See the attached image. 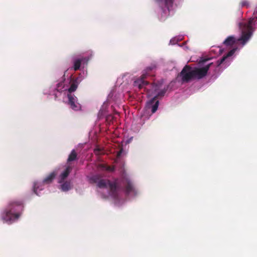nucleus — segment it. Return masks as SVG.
Masks as SVG:
<instances>
[{"label":"nucleus","instance_id":"nucleus-1","mask_svg":"<svg viewBox=\"0 0 257 257\" xmlns=\"http://www.w3.org/2000/svg\"><path fill=\"white\" fill-rule=\"evenodd\" d=\"M210 63L201 68L195 67L192 68L189 65H186L180 73L183 82H189L192 79H201L206 76L207 72L212 65Z\"/></svg>","mask_w":257,"mask_h":257},{"label":"nucleus","instance_id":"nucleus-2","mask_svg":"<svg viewBox=\"0 0 257 257\" xmlns=\"http://www.w3.org/2000/svg\"><path fill=\"white\" fill-rule=\"evenodd\" d=\"M24 209V203L22 200H13L11 201L5 211L4 212L2 219L4 221L11 223L19 218L21 212Z\"/></svg>","mask_w":257,"mask_h":257},{"label":"nucleus","instance_id":"nucleus-3","mask_svg":"<svg viewBox=\"0 0 257 257\" xmlns=\"http://www.w3.org/2000/svg\"><path fill=\"white\" fill-rule=\"evenodd\" d=\"M90 181L91 183L96 184L97 186L100 188H106L109 186L110 195L114 198L117 197V179H115L113 182H111L109 180L102 179L100 175H95L90 178Z\"/></svg>","mask_w":257,"mask_h":257},{"label":"nucleus","instance_id":"nucleus-4","mask_svg":"<svg viewBox=\"0 0 257 257\" xmlns=\"http://www.w3.org/2000/svg\"><path fill=\"white\" fill-rule=\"evenodd\" d=\"M257 24V6H256L253 17L250 18L247 23H239V28L241 29L242 35L237 41L241 42L244 45L250 39L252 34V26Z\"/></svg>","mask_w":257,"mask_h":257},{"label":"nucleus","instance_id":"nucleus-5","mask_svg":"<svg viewBox=\"0 0 257 257\" xmlns=\"http://www.w3.org/2000/svg\"><path fill=\"white\" fill-rule=\"evenodd\" d=\"M156 68L155 64H152L150 66L146 68L141 76L137 79L134 82V86L138 88L139 89L144 88L146 89L145 86L149 84L147 80V77L150 75V72Z\"/></svg>","mask_w":257,"mask_h":257},{"label":"nucleus","instance_id":"nucleus-6","mask_svg":"<svg viewBox=\"0 0 257 257\" xmlns=\"http://www.w3.org/2000/svg\"><path fill=\"white\" fill-rule=\"evenodd\" d=\"M155 2L162 8L163 14L162 17H166L169 15L171 8L173 5V0H154Z\"/></svg>","mask_w":257,"mask_h":257},{"label":"nucleus","instance_id":"nucleus-7","mask_svg":"<svg viewBox=\"0 0 257 257\" xmlns=\"http://www.w3.org/2000/svg\"><path fill=\"white\" fill-rule=\"evenodd\" d=\"M68 104L70 107L74 110H78L80 109V105L77 102V98L74 95L68 94Z\"/></svg>","mask_w":257,"mask_h":257},{"label":"nucleus","instance_id":"nucleus-8","mask_svg":"<svg viewBox=\"0 0 257 257\" xmlns=\"http://www.w3.org/2000/svg\"><path fill=\"white\" fill-rule=\"evenodd\" d=\"M80 81L81 80L79 77H73L72 75L70 76V86L68 90L69 94H71L72 92H74L77 89Z\"/></svg>","mask_w":257,"mask_h":257},{"label":"nucleus","instance_id":"nucleus-9","mask_svg":"<svg viewBox=\"0 0 257 257\" xmlns=\"http://www.w3.org/2000/svg\"><path fill=\"white\" fill-rule=\"evenodd\" d=\"M88 59L86 57H81L80 58L75 59L73 61V66L72 67L74 71L78 70L82 62H87Z\"/></svg>","mask_w":257,"mask_h":257},{"label":"nucleus","instance_id":"nucleus-10","mask_svg":"<svg viewBox=\"0 0 257 257\" xmlns=\"http://www.w3.org/2000/svg\"><path fill=\"white\" fill-rule=\"evenodd\" d=\"M123 184L125 185V191L127 194L135 192L133 185L131 181L128 179H126L123 181Z\"/></svg>","mask_w":257,"mask_h":257},{"label":"nucleus","instance_id":"nucleus-11","mask_svg":"<svg viewBox=\"0 0 257 257\" xmlns=\"http://www.w3.org/2000/svg\"><path fill=\"white\" fill-rule=\"evenodd\" d=\"M160 84L158 85L155 83L152 84L151 85V88L147 90L148 95L150 96H153L154 95L156 94L160 89Z\"/></svg>","mask_w":257,"mask_h":257},{"label":"nucleus","instance_id":"nucleus-12","mask_svg":"<svg viewBox=\"0 0 257 257\" xmlns=\"http://www.w3.org/2000/svg\"><path fill=\"white\" fill-rule=\"evenodd\" d=\"M71 170H72V168L70 166H68L66 168L65 171L63 173H62L60 175V177H59L60 180L59 181V183H61L64 181V180L69 175Z\"/></svg>","mask_w":257,"mask_h":257},{"label":"nucleus","instance_id":"nucleus-13","mask_svg":"<svg viewBox=\"0 0 257 257\" xmlns=\"http://www.w3.org/2000/svg\"><path fill=\"white\" fill-rule=\"evenodd\" d=\"M166 93V90H162L160 91L157 92V94L155 95L150 100L148 101V106H150V105L152 104L159 97H162Z\"/></svg>","mask_w":257,"mask_h":257},{"label":"nucleus","instance_id":"nucleus-14","mask_svg":"<svg viewBox=\"0 0 257 257\" xmlns=\"http://www.w3.org/2000/svg\"><path fill=\"white\" fill-rule=\"evenodd\" d=\"M235 51V49H234L229 51L225 56H224L223 57H222L221 59L217 61V65L219 66L220 65L223 63V62L225 60L226 58L233 55Z\"/></svg>","mask_w":257,"mask_h":257},{"label":"nucleus","instance_id":"nucleus-15","mask_svg":"<svg viewBox=\"0 0 257 257\" xmlns=\"http://www.w3.org/2000/svg\"><path fill=\"white\" fill-rule=\"evenodd\" d=\"M235 38L232 36L228 37L223 42V44L227 46H232L235 43Z\"/></svg>","mask_w":257,"mask_h":257},{"label":"nucleus","instance_id":"nucleus-16","mask_svg":"<svg viewBox=\"0 0 257 257\" xmlns=\"http://www.w3.org/2000/svg\"><path fill=\"white\" fill-rule=\"evenodd\" d=\"M56 174L55 172L51 173L49 175H48L44 180L43 183L45 184H49L52 182L53 179L55 178Z\"/></svg>","mask_w":257,"mask_h":257},{"label":"nucleus","instance_id":"nucleus-17","mask_svg":"<svg viewBox=\"0 0 257 257\" xmlns=\"http://www.w3.org/2000/svg\"><path fill=\"white\" fill-rule=\"evenodd\" d=\"M77 159V154L75 150L71 151L67 159V163L74 161Z\"/></svg>","mask_w":257,"mask_h":257},{"label":"nucleus","instance_id":"nucleus-18","mask_svg":"<svg viewBox=\"0 0 257 257\" xmlns=\"http://www.w3.org/2000/svg\"><path fill=\"white\" fill-rule=\"evenodd\" d=\"M159 103V101L156 99L155 101V102L152 104L150 105V106L149 107L148 102H147V107L148 108H152V109H151L152 112L153 113H155L157 111V110L158 108Z\"/></svg>","mask_w":257,"mask_h":257},{"label":"nucleus","instance_id":"nucleus-19","mask_svg":"<svg viewBox=\"0 0 257 257\" xmlns=\"http://www.w3.org/2000/svg\"><path fill=\"white\" fill-rule=\"evenodd\" d=\"M61 189L63 191H67L71 188V184L70 182L66 181L64 182L61 185Z\"/></svg>","mask_w":257,"mask_h":257},{"label":"nucleus","instance_id":"nucleus-20","mask_svg":"<svg viewBox=\"0 0 257 257\" xmlns=\"http://www.w3.org/2000/svg\"><path fill=\"white\" fill-rule=\"evenodd\" d=\"M99 167L103 170H105L109 172H113L115 170L114 167L107 166L104 164L100 165Z\"/></svg>","mask_w":257,"mask_h":257},{"label":"nucleus","instance_id":"nucleus-21","mask_svg":"<svg viewBox=\"0 0 257 257\" xmlns=\"http://www.w3.org/2000/svg\"><path fill=\"white\" fill-rule=\"evenodd\" d=\"M240 5L241 7L248 8L250 6V4L248 0H241L240 2Z\"/></svg>","mask_w":257,"mask_h":257},{"label":"nucleus","instance_id":"nucleus-22","mask_svg":"<svg viewBox=\"0 0 257 257\" xmlns=\"http://www.w3.org/2000/svg\"><path fill=\"white\" fill-rule=\"evenodd\" d=\"M39 188V185H38V183H34V186H33V191L34 192V193L38 195L39 194L37 193V189Z\"/></svg>","mask_w":257,"mask_h":257},{"label":"nucleus","instance_id":"nucleus-23","mask_svg":"<svg viewBox=\"0 0 257 257\" xmlns=\"http://www.w3.org/2000/svg\"><path fill=\"white\" fill-rule=\"evenodd\" d=\"M210 60L209 58H201L200 60L199 61V64H203L204 63H205L206 61Z\"/></svg>","mask_w":257,"mask_h":257},{"label":"nucleus","instance_id":"nucleus-24","mask_svg":"<svg viewBox=\"0 0 257 257\" xmlns=\"http://www.w3.org/2000/svg\"><path fill=\"white\" fill-rule=\"evenodd\" d=\"M122 152H123V149L121 148L120 149V150L117 153V158H119L121 156Z\"/></svg>","mask_w":257,"mask_h":257},{"label":"nucleus","instance_id":"nucleus-25","mask_svg":"<svg viewBox=\"0 0 257 257\" xmlns=\"http://www.w3.org/2000/svg\"><path fill=\"white\" fill-rule=\"evenodd\" d=\"M94 152L95 154L99 155L100 154V150L99 149H95Z\"/></svg>","mask_w":257,"mask_h":257},{"label":"nucleus","instance_id":"nucleus-26","mask_svg":"<svg viewBox=\"0 0 257 257\" xmlns=\"http://www.w3.org/2000/svg\"><path fill=\"white\" fill-rule=\"evenodd\" d=\"M60 85H62V84H60V83H58V88L59 87V86H60Z\"/></svg>","mask_w":257,"mask_h":257}]
</instances>
